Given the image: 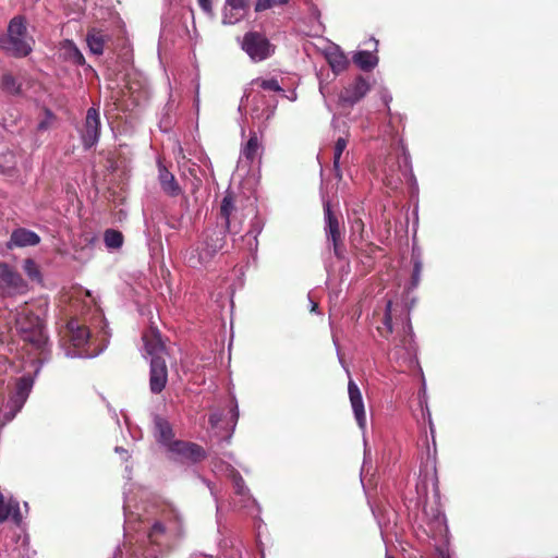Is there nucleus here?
<instances>
[{"mask_svg":"<svg viewBox=\"0 0 558 558\" xmlns=\"http://www.w3.org/2000/svg\"><path fill=\"white\" fill-rule=\"evenodd\" d=\"M229 233L225 229H214L204 232L203 241L196 248L195 253L189 258V263L192 267L205 266L213 257L225 246L226 234Z\"/></svg>","mask_w":558,"mask_h":558,"instance_id":"nucleus-3","label":"nucleus"},{"mask_svg":"<svg viewBox=\"0 0 558 558\" xmlns=\"http://www.w3.org/2000/svg\"><path fill=\"white\" fill-rule=\"evenodd\" d=\"M248 8V0H226L222 14L225 25H233L244 17V12Z\"/></svg>","mask_w":558,"mask_h":558,"instance_id":"nucleus-17","label":"nucleus"},{"mask_svg":"<svg viewBox=\"0 0 558 558\" xmlns=\"http://www.w3.org/2000/svg\"><path fill=\"white\" fill-rule=\"evenodd\" d=\"M100 116L96 108H89L86 112L84 126L81 133L82 143L85 149L95 146L100 136Z\"/></svg>","mask_w":558,"mask_h":558,"instance_id":"nucleus-10","label":"nucleus"},{"mask_svg":"<svg viewBox=\"0 0 558 558\" xmlns=\"http://www.w3.org/2000/svg\"><path fill=\"white\" fill-rule=\"evenodd\" d=\"M351 228H352L353 232H359L361 239H363L365 226H364L363 220L360 217L354 218Z\"/></svg>","mask_w":558,"mask_h":558,"instance_id":"nucleus-37","label":"nucleus"},{"mask_svg":"<svg viewBox=\"0 0 558 558\" xmlns=\"http://www.w3.org/2000/svg\"><path fill=\"white\" fill-rule=\"evenodd\" d=\"M392 314V301L388 300L385 306L384 315L380 319L379 325L377 326V331L383 338L388 339L393 331Z\"/></svg>","mask_w":558,"mask_h":558,"instance_id":"nucleus-25","label":"nucleus"},{"mask_svg":"<svg viewBox=\"0 0 558 558\" xmlns=\"http://www.w3.org/2000/svg\"><path fill=\"white\" fill-rule=\"evenodd\" d=\"M48 305L47 299L39 298L25 303L15 317V328L20 339L39 354H44L49 344L45 326Z\"/></svg>","mask_w":558,"mask_h":558,"instance_id":"nucleus-1","label":"nucleus"},{"mask_svg":"<svg viewBox=\"0 0 558 558\" xmlns=\"http://www.w3.org/2000/svg\"><path fill=\"white\" fill-rule=\"evenodd\" d=\"M229 477L232 482L234 493L239 496L246 497L250 495V489L246 487L245 482L238 470L230 468Z\"/></svg>","mask_w":558,"mask_h":558,"instance_id":"nucleus-30","label":"nucleus"},{"mask_svg":"<svg viewBox=\"0 0 558 558\" xmlns=\"http://www.w3.org/2000/svg\"><path fill=\"white\" fill-rule=\"evenodd\" d=\"M275 4L276 0H257L254 10L255 12H263L270 9Z\"/></svg>","mask_w":558,"mask_h":558,"instance_id":"nucleus-35","label":"nucleus"},{"mask_svg":"<svg viewBox=\"0 0 558 558\" xmlns=\"http://www.w3.org/2000/svg\"><path fill=\"white\" fill-rule=\"evenodd\" d=\"M288 2H289V0H277L276 1V3L281 4V5L287 4Z\"/></svg>","mask_w":558,"mask_h":558,"instance_id":"nucleus-42","label":"nucleus"},{"mask_svg":"<svg viewBox=\"0 0 558 558\" xmlns=\"http://www.w3.org/2000/svg\"><path fill=\"white\" fill-rule=\"evenodd\" d=\"M386 558H395L393 556H390V555H386Z\"/></svg>","mask_w":558,"mask_h":558,"instance_id":"nucleus-45","label":"nucleus"},{"mask_svg":"<svg viewBox=\"0 0 558 558\" xmlns=\"http://www.w3.org/2000/svg\"><path fill=\"white\" fill-rule=\"evenodd\" d=\"M43 128H45V124L41 122V123L39 124V129H43Z\"/></svg>","mask_w":558,"mask_h":558,"instance_id":"nucleus-44","label":"nucleus"},{"mask_svg":"<svg viewBox=\"0 0 558 558\" xmlns=\"http://www.w3.org/2000/svg\"><path fill=\"white\" fill-rule=\"evenodd\" d=\"M183 534H177L171 530V525H167L163 520H155L147 533L148 541L151 545H165L167 550L172 549L170 542L180 539Z\"/></svg>","mask_w":558,"mask_h":558,"instance_id":"nucleus-9","label":"nucleus"},{"mask_svg":"<svg viewBox=\"0 0 558 558\" xmlns=\"http://www.w3.org/2000/svg\"><path fill=\"white\" fill-rule=\"evenodd\" d=\"M157 520H163L167 525L177 534H184L182 521L178 511L172 507H165Z\"/></svg>","mask_w":558,"mask_h":558,"instance_id":"nucleus-24","label":"nucleus"},{"mask_svg":"<svg viewBox=\"0 0 558 558\" xmlns=\"http://www.w3.org/2000/svg\"><path fill=\"white\" fill-rule=\"evenodd\" d=\"M143 341L146 352L151 356H166V345L157 328L150 327L143 335Z\"/></svg>","mask_w":558,"mask_h":558,"instance_id":"nucleus-18","label":"nucleus"},{"mask_svg":"<svg viewBox=\"0 0 558 558\" xmlns=\"http://www.w3.org/2000/svg\"><path fill=\"white\" fill-rule=\"evenodd\" d=\"M317 308V304L314 303L313 306H312V311H315Z\"/></svg>","mask_w":558,"mask_h":558,"instance_id":"nucleus-43","label":"nucleus"},{"mask_svg":"<svg viewBox=\"0 0 558 558\" xmlns=\"http://www.w3.org/2000/svg\"><path fill=\"white\" fill-rule=\"evenodd\" d=\"M230 414H231V422L233 423V427L235 426L238 420H239V410H238V405L234 404L231 410H230Z\"/></svg>","mask_w":558,"mask_h":558,"instance_id":"nucleus-41","label":"nucleus"},{"mask_svg":"<svg viewBox=\"0 0 558 558\" xmlns=\"http://www.w3.org/2000/svg\"><path fill=\"white\" fill-rule=\"evenodd\" d=\"M23 270L26 276L35 282L41 283L43 276L38 264L33 258H26L23 262Z\"/></svg>","mask_w":558,"mask_h":558,"instance_id":"nucleus-32","label":"nucleus"},{"mask_svg":"<svg viewBox=\"0 0 558 558\" xmlns=\"http://www.w3.org/2000/svg\"><path fill=\"white\" fill-rule=\"evenodd\" d=\"M263 151L264 146L262 143V136H259L255 131L250 132L247 142L241 148V156L252 165L255 160L260 158Z\"/></svg>","mask_w":558,"mask_h":558,"instance_id":"nucleus-19","label":"nucleus"},{"mask_svg":"<svg viewBox=\"0 0 558 558\" xmlns=\"http://www.w3.org/2000/svg\"><path fill=\"white\" fill-rule=\"evenodd\" d=\"M27 290V282L21 274L9 264L0 262V295L14 296L24 294Z\"/></svg>","mask_w":558,"mask_h":558,"instance_id":"nucleus-6","label":"nucleus"},{"mask_svg":"<svg viewBox=\"0 0 558 558\" xmlns=\"http://www.w3.org/2000/svg\"><path fill=\"white\" fill-rule=\"evenodd\" d=\"M168 450L177 454L181 461L197 463L206 458L204 448L195 442L174 440L169 445Z\"/></svg>","mask_w":558,"mask_h":558,"instance_id":"nucleus-11","label":"nucleus"},{"mask_svg":"<svg viewBox=\"0 0 558 558\" xmlns=\"http://www.w3.org/2000/svg\"><path fill=\"white\" fill-rule=\"evenodd\" d=\"M65 336L73 347L82 348L87 343L90 332L87 326L81 324L78 319L72 318L66 323Z\"/></svg>","mask_w":558,"mask_h":558,"instance_id":"nucleus-15","label":"nucleus"},{"mask_svg":"<svg viewBox=\"0 0 558 558\" xmlns=\"http://www.w3.org/2000/svg\"><path fill=\"white\" fill-rule=\"evenodd\" d=\"M348 393L354 417L360 428L366 427V413L361 390L356 383L350 377L348 381Z\"/></svg>","mask_w":558,"mask_h":558,"instance_id":"nucleus-14","label":"nucleus"},{"mask_svg":"<svg viewBox=\"0 0 558 558\" xmlns=\"http://www.w3.org/2000/svg\"><path fill=\"white\" fill-rule=\"evenodd\" d=\"M33 45L26 19L23 15L12 17L7 34L0 36V48L14 58H24L33 51Z\"/></svg>","mask_w":558,"mask_h":558,"instance_id":"nucleus-2","label":"nucleus"},{"mask_svg":"<svg viewBox=\"0 0 558 558\" xmlns=\"http://www.w3.org/2000/svg\"><path fill=\"white\" fill-rule=\"evenodd\" d=\"M221 420H222V414L221 413H211L209 415V417H208L209 425L213 428L218 427V425L221 422Z\"/></svg>","mask_w":558,"mask_h":558,"instance_id":"nucleus-40","label":"nucleus"},{"mask_svg":"<svg viewBox=\"0 0 558 558\" xmlns=\"http://www.w3.org/2000/svg\"><path fill=\"white\" fill-rule=\"evenodd\" d=\"M168 383V367L166 357L156 356L150 360L149 389L153 393H160Z\"/></svg>","mask_w":558,"mask_h":558,"instance_id":"nucleus-12","label":"nucleus"},{"mask_svg":"<svg viewBox=\"0 0 558 558\" xmlns=\"http://www.w3.org/2000/svg\"><path fill=\"white\" fill-rule=\"evenodd\" d=\"M241 48L247 53L254 62H260L270 58L276 50L265 34L251 31L244 34Z\"/></svg>","mask_w":558,"mask_h":558,"instance_id":"nucleus-5","label":"nucleus"},{"mask_svg":"<svg viewBox=\"0 0 558 558\" xmlns=\"http://www.w3.org/2000/svg\"><path fill=\"white\" fill-rule=\"evenodd\" d=\"M154 558H157V556H155Z\"/></svg>","mask_w":558,"mask_h":558,"instance_id":"nucleus-46","label":"nucleus"},{"mask_svg":"<svg viewBox=\"0 0 558 558\" xmlns=\"http://www.w3.org/2000/svg\"><path fill=\"white\" fill-rule=\"evenodd\" d=\"M255 83L264 90H271V92H281L282 90V88L280 87V85L276 78L256 80Z\"/></svg>","mask_w":558,"mask_h":558,"instance_id":"nucleus-34","label":"nucleus"},{"mask_svg":"<svg viewBox=\"0 0 558 558\" xmlns=\"http://www.w3.org/2000/svg\"><path fill=\"white\" fill-rule=\"evenodd\" d=\"M348 140L344 137H339L336 141L333 148V168L337 172V175L340 177V158L344 149L347 148Z\"/></svg>","mask_w":558,"mask_h":558,"instance_id":"nucleus-33","label":"nucleus"},{"mask_svg":"<svg viewBox=\"0 0 558 558\" xmlns=\"http://www.w3.org/2000/svg\"><path fill=\"white\" fill-rule=\"evenodd\" d=\"M327 61L333 73L339 74L343 72L348 64V58L341 51H333L327 54Z\"/></svg>","mask_w":558,"mask_h":558,"instance_id":"nucleus-29","label":"nucleus"},{"mask_svg":"<svg viewBox=\"0 0 558 558\" xmlns=\"http://www.w3.org/2000/svg\"><path fill=\"white\" fill-rule=\"evenodd\" d=\"M234 192L227 191L220 203L218 220L222 229L229 233H239L242 229L243 215L238 207Z\"/></svg>","mask_w":558,"mask_h":558,"instance_id":"nucleus-4","label":"nucleus"},{"mask_svg":"<svg viewBox=\"0 0 558 558\" xmlns=\"http://www.w3.org/2000/svg\"><path fill=\"white\" fill-rule=\"evenodd\" d=\"M110 39V36L105 34L104 31L98 28H90L86 35V43L92 53L100 56L104 53L105 45Z\"/></svg>","mask_w":558,"mask_h":558,"instance_id":"nucleus-20","label":"nucleus"},{"mask_svg":"<svg viewBox=\"0 0 558 558\" xmlns=\"http://www.w3.org/2000/svg\"><path fill=\"white\" fill-rule=\"evenodd\" d=\"M353 61L361 70L371 71L377 65L378 58L369 51H359L354 54Z\"/></svg>","mask_w":558,"mask_h":558,"instance_id":"nucleus-28","label":"nucleus"},{"mask_svg":"<svg viewBox=\"0 0 558 558\" xmlns=\"http://www.w3.org/2000/svg\"><path fill=\"white\" fill-rule=\"evenodd\" d=\"M104 242L108 248L118 250L123 245L124 236L119 230L107 229L104 233Z\"/></svg>","mask_w":558,"mask_h":558,"instance_id":"nucleus-31","label":"nucleus"},{"mask_svg":"<svg viewBox=\"0 0 558 558\" xmlns=\"http://www.w3.org/2000/svg\"><path fill=\"white\" fill-rule=\"evenodd\" d=\"M10 517L15 522L21 520L19 502L14 500L5 501L4 496L0 493V523L5 522Z\"/></svg>","mask_w":558,"mask_h":558,"instance_id":"nucleus-23","label":"nucleus"},{"mask_svg":"<svg viewBox=\"0 0 558 558\" xmlns=\"http://www.w3.org/2000/svg\"><path fill=\"white\" fill-rule=\"evenodd\" d=\"M72 58L76 64H78V65L85 64V58H84L83 53L76 47H74V49L72 51Z\"/></svg>","mask_w":558,"mask_h":558,"instance_id":"nucleus-38","label":"nucleus"},{"mask_svg":"<svg viewBox=\"0 0 558 558\" xmlns=\"http://www.w3.org/2000/svg\"><path fill=\"white\" fill-rule=\"evenodd\" d=\"M325 232L327 240L331 242L333 253L338 258L343 256V238L339 216L332 210L330 202L324 203Z\"/></svg>","mask_w":558,"mask_h":558,"instance_id":"nucleus-7","label":"nucleus"},{"mask_svg":"<svg viewBox=\"0 0 558 558\" xmlns=\"http://www.w3.org/2000/svg\"><path fill=\"white\" fill-rule=\"evenodd\" d=\"M369 82L362 75H359L352 83H350L341 90L339 95V102L342 107L351 108L361 101L369 92Z\"/></svg>","mask_w":558,"mask_h":558,"instance_id":"nucleus-8","label":"nucleus"},{"mask_svg":"<svg viewBox=\"0 0 558 558\" xmlns=\"http://www.w3.org/2000/svg\"><path fill=\"white\" fill-rule=\"evenodd\" d=\"M159 182L166 194L178 196L181 193V187L174 175L161 163H159Z\"/></svg>","mask_w":558,"mask_h":558,"instance_id":"nucleus-21","label":"nucleus"},{"mask_svg":"<svg viewBox=\"0 0 558 558\" xmlns=\"http://www.w3.org/2000/svg\"><path fill=\"white\" fill-rule=\"evenodd\" d=\"M40 243V236L26 228H16L12 231L7 243L8 248L36 246Z\"/></svg>","mask_w":558,"mask_h":558,"instance_id":"nucleus-16","label":"nucleus"},{"mask_svg":"<svg viewBox=\"0 0 558 558\" xmlns=\"http://www.w3.org/2000/svg\"><path fill=\"white\" fill-rule=\"evenodd\" d=\"M0 86L9 95L19 96L22 94V83L9 72L2 74Z\"/></svg>","mask_w":558,"mask_h":558,"instance_id":"nucleus-26","label":"nucleus"},{"mask_svg":"<svg viewBox=\"0 0 558 558\" xmlns=\"http://www.w3.org/2000/svg\"><path fill=\"white\" fill-rule=\"evenodd\" d=\"M197 3L205 14L214 16L211 0H197Z\"/></svg>","mask_w":558,"mask_h":558,"instance_id":"nucleus-36","label":"nucleus"},{"mask_svg":"<svg viewBox=\"0 0 558 558\" xmlns=\"http://www.w3.org/2000/svg\"><path fill=\"white\" fill-rule=\"evenodd\" d=\"M34 380L31 376H22L15 383L14 392L9 399V408L11 416L13 417L25 404L32 388Z\"/></svg>","mask_w":558,"mask_h":558,"instance_id":"nucleus-13","label":"nucleus"},{"mask_svg":"<svg viewBox=\"0 0 558 558\" xmlns=\"http://www.w3.org/2000/svg\"><path fill=\"white\" fill-rule=\"evenodd\" d=\"M421 270H422L421 263L415 262L414 267H413V274H412L413 286H416L418 283Z\"/></svg>","mask_w":558,"mask_h":558,"instance_id":"nucleus-39","label":"nucleus"},{"mask_svg":"<svg viewBox=\"0 0 558 558\" xmlns=\"http://www.w3.org/2000/svg\"><path fill=\"white\" fill-rule=\"evenodd\" d=\"M396 343H395V349L398 350L399 348L400 349H404L405 350V353L409 357H411L412 355L415 354V347H414V340H413V335L411 332V326L410 324H408L407 327H403V336L400 337V339L397 341V339H395Z\"/></svg>","mask_w":558,"mask_h":558,"instance_id":"nucleus-27","label":"nucleus"},{"mask_svg":"<svg viewBox=\"0 0 558 558\" xmlns=\"http://www.w3.org/2000/svg\"><path fill=\"white\" fill-rule=\"evenodd\" d=\"M154 428L158 441L169 448V445L174 441L170 423L161 416H156L154 420Z\"/></svg>","mask_w":558,"mask_h":558,"instance_id":"nucleus-22","label":"nucleus"}]
</instances>
